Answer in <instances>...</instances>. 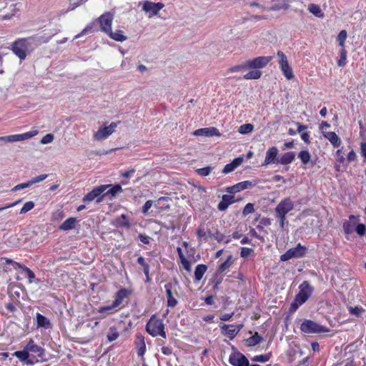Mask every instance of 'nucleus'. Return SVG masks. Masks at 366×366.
I'll return each instance as SVG.
<instances>
[{
  "label": "nucleus",
  "instance_id": "obj_1",
  "mask_svg": "<svg viewBox=\"0 0 366 366\" xmlns=\"http://www.w3.org/2000/svg\"><path fill=\"white\" fill-rule=\"evenodd\" d=\"M123 192L120 184H102L94 187L83 198L84 202H90L94 199L100 202L104 197H108L110 199Z\"/></svg>",
  "mask_w": 366,
  "mask_h": 366
},
{
  "label": "nucleus",
  "instance_id": "obj_2",
  "mask_svg": "<svg viewBox=\"0 0 366 366\" xmlns=\"http://www.w3.org/2000/svg\"><path fill=\"white\" fill-rule=\"evenodd\" d=\"M146 330L149 334L155 336H161L164 338L166 337V333L164 332V326L162 320L157 318L155 316H152L147 324Z\"/></svg>",
  "mask_w": 366,
  "mask_h": 366
},
{
  "label": "nucleus",
  "instance_id": "obj_3",
  "mask_svg": "<svg viewBox=\"0 0 366 366\" xmlns=\"http://www.w3.org/2000/svg\"><path fill=\"white\" fill-rule=\"evenodd\" d=\"M10 49L20 60H24L28 49L27 39L21 38L16 40L11 44Z\"/></svg>",
  "mask_w": 366,
  "mask_h": 366
},
{
  "label": "nucleus",
  "instance_id": "obj_4",
  "mask_svg": "<svg viewBox=\"0 0 366 366\" xmlns=\"http://www.w3.org/2000/svg\"><path fill=\"white\" fill-rule=\"evenodd\" d=\"M277 55L279 58L280 68L283 75L288 80L292 79L295 77V75L291 66L289 64L287 56L282 51H278Z\"/></svg>",
  "mask_w": 366,
  "mask_h": 366
},
{
  "label": "nucleus",
  "instance_id": "obj_5",
  "mask_svg": "<svg viewBox=\"0 0 366 366\" xmlns=\"http://www.w3.org/2000/svg\"><path fill=\"white\" fill-rule=\"evenodd\" d=\"M127 292L125 289H122L116 294L115 300L112 305L99 308L100 313H112L122 302L123 299L127 296Z\"/></svg>",
  "mask_w": 366,
  "mask_h": 366
},
{
  "label": "nucleus",
  "instance_id": "obj_6",
  "mask_svg": "<svg viewBox=\"0 0 366 366\" xmlns=\"http://www.w3.org/2000/svg\"><path fill=\"white\" fill-rule=\"evenodd\" d=\"M312 292V287L310 285L308 282H303L300 286V292L295 297V302L298 305L305 303Z\"/></svg>",
  "mask_w": 366,
  "mask_h": 366
},
{
  "label": "nucleus",
  "instance_id": "obj_7",
  "mask_svg": "<svg viewBox=\"0 0 366 366\" xmlns=\"http://www.w3.org/2000/svg\"><path fill=\"white\" fill-rule=\"evenodd\" d=\"M300 330L305 333H323L327 331L326 327L308 320L301 324Z\"/></svg>",
  "mask_w": 366,
  "mask_h": 366
},
{
  "label": "nucleus",
  "instance_id": "obj_8",
  "mask_svg": "<svg viewBox=\"0 0 366 366\" xmlns=\"http://www.w3.org/2000/svg\"><path fill=\"white\" fill-rule=\"evenodd\" d=\"M307 248L298 244L296 247L288 249L285 254L281 255L282 261H287L292 258H300L305 254Z\"/></svg>",
  "mask_w": 366,
  "mask_h": 366
},
{
  "label": "nucleus",
  "instance_id": "obj_9",
  "mask_svg": "<svg viewBox=\"0 0 366 366\" xmlns=\"http://www.w3.org/2000/svg\"><path fill=\"white\" fill-rule=\"evenodd\" d=\"M114 20V14L111 12H105L99 17V23L101 31L107 34L112 29Z\"/></svg>",
  "mask_w": 366,
  "mask_h": 366
},
{
  "label": "nucleus",
  "instance_id": "obj_10",
  "mask_svg": "<svg viewBox=\"0 0 366 366\" xmlns=\"http://www.w3.org/2000/svg\"><path fill=\"white\" fill-rule=\"evenodd\" d=\"M119 123H120V122H118V123L112 122L109 126L100 128L97 132L94 133V138L98 141H102L107 139L114 132V129Z\"/></svg>",
  "mask_w": 366,
  "mask_h": 366
},
{
  "label": "nucleus",
  "instance_id": "obj_11",
  "mask_svg": "<svg viewBox=\"0 0 366 366\" xmlns=\"http://www.w3.org/2000/svg\"><path fill=\"white\" fill-rule=\"evenodd\" d=\"M272 59V56H258L247 61L249 69H262L266 66Z\"/></svg>",
  "mask_w": 366,
  "mask_h": 366
},
{
  "label": "nucleus",
  "instance_id": "obj_12",
  "mask_svg": "<svg viewBox=\"0 0 366 366\" xmlns=\"http://www.w3.org/2000/svg\"><path fill=\"white\" fill-rule=\"evenodd\" d=\"M164 6V4L162 2L154 3L146 1L143 4L142 9L147 13H149L151 16H154L157 15Z\"/></svg>",
  "mask_w": 366,
  "mask_h": 366
},
{
  "label": "nucleus",
  "instance_id": "obj_13",
  "mask_svg": "<svg viewBox=\"0 0 366 366\" xmlns=\"http://www.w3.org/2000/svg\"><path fill=\"white\" fill-rule=\"evenodd\" d=\"M242 327L243 325L241 324L236 325L224 324L221 326V330L224 335L232 339L236 335H237Z\"/></svg>",
  "mask_w": 366,
  "mask_h": 366
},
{
  "label": "nucleus",
  "instance_id": "obj_14",
  "mask_svg": "<svg viewBox=\"0 0 366 366\" xmlns=\"http://www.w3.org/2000/svg\"><path fill=\"white\" fill-rule=\"evenodd\" d=\"M278 149L275 147L269 148L266 152L264 161L262 164L263 166H266L270 164H278L279 159L277 158Z\"/></svg>",
  "mask_w": 366,
  "mask_h": 366
},
{
  "label": "nucleus",
  "instance_id": "obj_15",
  "mask_svg": "<svg viewBox=\"0 0 366 366\" xmlns=\"http://www.w3.org/2000/svg\"><path fill=\"white\" fill-rule=\"evenodd\" d=\"M229 362L233 366H249L247 357L239 352L232 354L229 357Z\"/></svg>",
  "mask_w": 366,
  "mask_h": 366
},
{
  "label": "nucleus",
  "instance_id": "obj_16",
  "mask_svg": "<svg viewBox=\"0 0 366 366\" xmlns=\"http://www.w3.org/2000/svg\"><path fill=\"white\" fill-rule=\"evenodd\" d=\"M240 194L234 193H227L222 196V201L219 203L218 206H229L234 203L238 202L242 199Z\"/></svg>",
  "mask_w": 366,
  "mask_h": 366
},
{
  "label": "nucleus",
  "instance_id": "obj_17",
  "mask_svg": "<svg viewBox=\"0 0 366 366\" xmlns=\"http://www.w3.org/2000/svg\"><path fill=\"white\" fill-rule=\"evenodd\" d=\"M48 177V174H41L39 176H36L35 177H33L31 180L28 181L27 182L19 184L16 185L11 190L15 192L17 190L23 189L27 187H29L34 184L40 182L43 180H44Z\"/></svg>",
  "mask_w": 366,
  "mask_h": 366
},
{
  "label": "nucleus",
  "instance_id": "obj_18",
  "mask_svg": "<svg viewBox=\"0 0 366 366\" xmlns=\"http://www.w3.org/2000/svg\"><path fill=\"white\" fill-rule=\"evenodd\" d=\"M194 134L196 136L205 137H220L221 133L216 127L202 128L194 131Z\"/></svg>",
  "mask_w": 366,
  "mask_h": 366
},
{
  "label": "nucleus",
  "instance_id": "obj_19",
  "mask_svg": "<svg viewBox=\"0 0 366 366\" xmlns=\"http://www.w3.org/2000/svg\"><path fill=\"white\" fill-rule=\"evenodd\" d=\"M322 135L332 144L334 147H339L340 146L342 141L335 132L322 131Z\"/></svg>",
  "mask_w": 366,
  "mask_h": 366
},
{
  "label": "nucleus",
  "instance_id": "obj_20",
  "mask_svg": "<svg viewBox=\"0 0 366 366\" xmlns=\"http://www.w3.org/2000/svg\"><path fill=\"white\" fill-rule=\"evenodd\" d=\"M28 352H33L35 354H37V355L40 357H42L44 354V349L41 348L40 346L34 344V341L32 340H30L29 342L27 343L26 346L25 347Z\"/></svg>",
  "mask_w": 366,
  "mask_h": 366
},
{
  "label": "nucleus",
  "instance_id": "obj_21",
  "mask_svg": "<svg viewBox=\"0 0 366 366\" xmlns=\"http://www.w3.org/2000/svg\"><path fill=\"white\" fill-rule=\"evenodd\" d=\"M172 287V285L171 283H168L165 285L167 305L169 307H174L177 304V300L173 296Z\"/></svg>",
  "mask_w": 366,
  "mask_h": 366
},
{
  "label": "nucleus",
  "instance_id": "obj_22",
  "mask_svg": "<svg viewBox=\"0 0 366 366\" xmlns=\"http://www.w3.org/2000/svg\"><path fill=\"white\" fill-rule=\"evenodd\" d=\"M295 158V153L294 152H287L282 155L278 160V164L283 165L292 163Z\"/></svg>",
  "mask_w": 366,
  "mask_h": 366
},
{
  "label": "nucleus",
  "instance_id": "obj_23",
  "mask_svg": "<svg viewBox=\"0 0 366 366\" xmlns=\"http://www.w3.org/2000/svg\"><path fill=\"white\" fill-rule=\"evenodd\" d=\"M336 161L339 164H335V170L339 172L340 164L344 165L346 162V159L343 155V147L338 149L335 152Z\"/></svg>",
  "mask_w": 366,
  "mask_h": 366
},
{
  "label": "nucleus",
  "instance_id": "obj_24",
  "mask_svg": "<svg viewBox=\"0 0 366 366\" xmlns=\"http://www.w3.org/2000/svg\"><path fill=\"white\" fill-rule=\"evenodd\" d=\"M111 39L117 41L122 42L127 39V36L124 34V32L122 30H117L116 31H112L111 29L109 32L107 34Z\"/></svg>",
  "mask_w": 366,
  "mask_h": 366
},
{
  "label": "nucleus",
  "instance_id": "obj_25",
  "mask_svg": "<svg viewBox=\"0 0 366 366\" xmlns=\"http://www.w3.org/2000/svg\"><path fill=\"white\" fill-rule=\"evenodd\" d=\"M76 222V219L74 217H70L65 220L60 226L59 229L61 230L66 231L71 229L74 227L75 223Z\"/></svg>",
  "mask_w": 366,
  "mask_h": 366
},
{
  "label": "nucleus",
  "instance_id": "obj_26",
  "mask_svg": "<svg viewBox=\"0 0 366 366\" xmlns=\"http://www.w3.org/2000/svg\"><path fill=\"white\" fill-rule=\"evenodd\" d=\"M348 311L350 315L357 317H362L365 310L360 306H347Z\"/></svg>",
  "mask_w": 366,
  "mask_h": 366
},
{
  "label": "nucleus",
  "instance_id": "obj_27",
  "mask_svg": "<svg viewBox=\"0 0 366 366\" xmlns=\"http://www.w3.org/2000/svg\"><path fill=\"white\" fill-rule=\"evenodd\" d=\"M308 10L310 13H312L317 17H319V18L324 17V13L322 12L320 6L317 4H309Z\"/></svg>",
  "mask_w": 366,
  "mask_h": 366
},
{
  "label": "nucleus",
  "instance_id": "obj_28",
  "mask_svg": "<svg viewBox=\"0 0 366 366\" xmlns=\"http://www.w3.org/2000/svg\"><path fill=\"white\" fill-rule=\"evenodd\" d=\"M207 269V267L205 264H198L194 271V277L197 281H199Z\"/></svg>",
  "mask_w": 366,
  "mask_h": 366
},
{
  "label": "nucleus",
  "instance_id": "obj_29",
  "mask_svg": "<svg viewBox=\"0 0 366 366\" xmlns=\"http://www.w3.org/2000/svg\"><path fill=\"white\" fill-rule=\"evenodd\" d=\"M292 207L287 209V207H276L277 217L280 219V225L284 227V220L285 214L291 210Z\"/></svg>",
  "mask_w": 366,
  "mask_h": 366
},
{
  "label": "nucleus",
  "instance_id": "obj_30",
  "mask_svg": "<svg viewBox=\"0 0 366 366\" xmlns=\"http://www.w3.org/2000/svg\"><path fill=\"white\" fill-rule=\"evenodd\" d=\"M347 38V31L345 29L341 30L336 38V41L338 43V45L341 48H345V41H346Z\"/></svg>",
  "mask_w": 366,
  "mask_h": 366
},
{
  "label": "nucleus",
  "instance_id": "obj_31",
  "mask_svg": "<svg viewBox=\"0 0 366 366\" xmlns=\"http://www.w3.org/2000/svg\"><path fill=\"white\" fill-rule=\"evenodd\" d=\"M298 157L300 159L302 165L305 167L311 159V154L307 150H302L298 154Z\"/></svg>",
  "mask_w": 366,
  "mask_h": 366
},
{
  "label": "nucleus",
  "instance_id": "obj_32",
  "mask_svg": "<svg viewBox=\"0 0 366 366\" xmlns=\"http://www.w3.org/2000/svg\"><path fill=\"white\" fill-rule=\"evenodd\" d=\"M347 51L345 48H341L340 51V58L337 61V64L340 67H343L347 64Z\"/></svg>",
  "mask_w": 366,
  "mask_h": 366
},
{
  "label": "nucleus",
  "instance_id": "obj_33",
  "mask_svg": "<svg viewBox=\"0 0 366 366\" xmlns=\"http://www.w3.org/2000/svg\"><path fill=\"white\" fill-rule=\"evenodd\" d=\"M137 340H139L137 345V354L139 356H142L146 351V345L144 343V337L142 335H137Z\"/></svg>",
  "mask_w": 366,
  "mask_h": 366
},
{
  "label": "nucleus",
  "instance_id": "obj_34",
  "mask_svg": "<svg viewBox=\"0 0 366 366\" xmlns=\"http://www.w3.org/2000/svg\"><path fill=\"white\" fill-rule=\"evenodd\" d=\"M37 134H38V131L37 130H32V131H29V132H26V133L18 134H16V137H17L18 142H20V141H24V140L30 139L31 137H34Z\"/></svg>",
  "mask_w": 366,
  "mask_h": 366
},
{
  "label": "nucleus",
  "instance_id": "obj_35",
  "mask_svg": "<svg viewBox=\"0 0 366 366\" xmlns=\"http://www.w3.org/2000/svg\"><path fill=\"white\" fill-rule=\"evenodd\" d=\"M262 72L259 70H252L244 75V79H258L261 77Z\"/></svg>",
  "mask_w": 366,
  "mask_h": 366
},
{
  "label": "nucleus",
  "instance_id": "obj_36",
  "mask_svg": "<svg viewBox=\"0 0 366 366\" xmlns=\"http://www.w3.org/2000/svg\"><path fill=\"white\" fill-rule=\"evenodd\" d=\"M253 129H254L253 124L247 123V124H244L241 125L238 129V132L240 134H247L251 133L253 131Z\"/></svg>",
  "mask_w": 366,
  "mask_h": 366
},
{
  "label": "nucleus",
  "instance_id": "obj_37",
  "mask_svg": "<svg viewBox=\"0 0 366 366\" xmlns=\"http://www.w3.org/2000/svg\"><path fill=\"white\" fill-rule=\"evenodd\" d=\"M244 190L242 185L240 182L232 186L229 187L226 189L227 193H234L236 194H239V192Z\"/></svg>",
  "mask_w": 366,
  "mask_h": 366
},
{
  "label": "nucleus",
  "instance_id": "obj_38",
  "mask_svg": "<svg viewBox=\"0 0 366 366\" xmlns=\"http://www.w3.org/2000/svg\"><path fill=\"white\" fill-rule=\"evenodd\" d=\"M16 264L23 269V271L25 272V274L27 275L29 278V282L31 283L33 282V280L35 278L34 273L28 267L23 266L19 263H16Z\"/></svg>",
  "mask_w": 366,
  "mask_h": 366
},
{
  "label": "nucleus",
  "instance_id": "obj_39",
  "mask_svg": "<svg viewBox=\"0 0 366 366\" xmlns=\"http://www.w3.org/2000/svg\"><path fill=\"white\" fill-rule=\"evenodd\" d=\"M119 332L114 327L109 328L108 334L107 335V339L109 342L114 341L119 337Z\"/></svg>",
  "mask_w": 366,
  "mask_h": 366
},
{
  "label": "nucleus",
  "instance_id": "obj_40",
  "mask_svg": "<svg viewBox=\"0 0 366 366\" xmlns=\"http://www.w3.org/2000/svg\"><path fill=\"white\" fill-rule=\"evenodd\" d=\"M115 224L119 226L129 227V223L127 219V217L124 214H122L120 217L115 219Z\"/></svg>",
  "mask_w": 366,
  "mask_h": 366
},
{
  "label": "nucleus",
  "instance_id": "obj_41",
  "mask_svg": "<svg viewBox=\"0 0 366 366\" xmlns=\"http://www.w3.org/2000/svg\"><path fill=\"white\" fill-rule=\"evenodd\" d=\"M14 355L21 361H25L29 357V352L26 347L21 351H16L14 352Z\"/></svg>",
  "mask_w": 366,
  "mask_h": 366
},
{
  "label": "nucleus",
  "instance_id": "obj_42",
  "mask_svg": "<svg viewBox=\"0 0 366 366\" xmlns=\"http://www.w3.org/2000/svg\"><path fill=\"white\" fill-rule=\"evenodd\" d=\"M232 256H229L228 258L227 259V260H225L224 262H222L219 267V269H218V271L219 272H224L227 269H228L231 264H232Z\"/></svg>",
  "mask_w": 366,
  "mask_h": 366
},
{
  "label": "nucleus",
  "instance_id": "obj_43",
  "mask_svg": "<svg viewBox=\"0 0 366 366\" xmlns=\"http://www.w3.org/2000/svg\"><path fill=\"white\" fill-rule=\"evenodd\" d=\"M262 337L256 332L252 337H249L247 341L249 345H256L262 341Z\"/></svg>",
  "mask_w": 366,
  "mask_h": 366
},
{
  "label": "nucleus",
  "instance_id": "obj_44",
  "mask_svg": "<svg viewBox=\"0 0 366 366\" xmlns=\"http://www.w3.org/2000/svg\"><path fill=\"white\" fill-rule=\"evenodd\" d=\"M36 320L39 326L45 327L49 325V321L44 316L40 314H37Z\"/></svg>",
  "mask_w": 366,
  "mask_h": 366
},
{
  "label": "nucleus",
  "instance_id": "obj_45",
  "mask_svg": "<svg viewBox=\"0 0 366 366\" xmlns=\"http://www.w3.org/2000/svg\"><path fill=\"white\" fill-rule=\"evenodd\" d=\"M269 358H270L269 354L261 355L254 356L253 358H252V361L265 362L268 361L269 360Z\"/></svg>",
  "mask_w": 366,
  "mask_h": 366
},
{
  "label": "nucleus",
  "instance_id": "obj_46",
  "mask_svg": "<svg viewBox=\"0 0 366 366\" xmlns=\"http://www.w3.org/2000/svg\"><path fill=\"white\" fill-rule=\"evenodd\" d=\"M247 68H248V66H247V62L244 64H239V65L232 66L228 69L227 71L228 72H237V71H239L242 70H245Z\"/></svg>",
  "mask_w": 366,
  "mask_h": 366
},
{
  "label": "nucleus",
  "instance_id": "obj_47",
  "mask_svg": "<svg viewBox=\"0 0 366 366\" xmlns=\"http://www.w3.org/2000/svg\"><path fill=\"white\" fill-rule=\"evenodd\" d=\"M357 159V156L356 152L352 149L350 152L347 155L346 162L347 163H350L352 162H355Z\"/></svg>",
  "mask_w": 366,
  "mask_h": 366
},
{
  "label": "nucleus",
  "instance_id": "obj_48",
  "mask_svg": "<svg viewBox=\"0 0 366 366\" xmlns=\"http://www.w3.org/2000/svg\"><path fill=\"white\" fill-rule=\"evenodd\" d=\"M211 171H212L211 167H206L198 169L197 170V172L198 173V174L205 177V176L209 175L210 174Z\"/></svg>",
  "mask_w": 366,
  "mask_h": 366
},
{
  "label": "nucleus",
  "instance_id": "obj_49",
  "mask_svg": "<svg viewBox=\"0 0 366 366\" xmlns=\"http://www.w3.org/2000/svg\"><path fill=\"white\" fill-rule=\"evenodd\" d=\"M137 262L141 264L144 267V274L148 276L149 275V266L144 262V259L142 257H139L137 259Z\"/></svg>",
  "mask_w": 366,
  "mask_h": 366
},
{
  "label": "nucleus",
  "instance_id": "obj_50",
  "mask_svg": "<svg viewBox=\"0 0 366 366\" xmlns=\"http://www.w3.org/2000/svg\"><path fill=\"white\" fill-rule=\"evenodd\" d=\"M5 141L8 142H18L16 134H12L5 137H0V141Z\"/></svg>",
  "mask_w": 366,
  "mask_h": 366
},
{
  "label": "nucleus",
  "instance_id": "obj_51",
  "mask_svg": "<svg viewBox=\"0 0 366 366\" xmlns=\"http://www.w3.org/2000/svg\"><path fill=\"white\" fill-rule=\"evenodd\" d=\"M54 138V137L52 134H47L41 139V143L43 144L51 143L53 142Z\"/></svg>",
  "mask_w": 366,
  "mask_h": 366
},
{
  "label": "nucleus",
  "instance_id": "obj_52",
  "mask_svg": "<svg viewBox=\"0 0 366 366\" xmlns=\"http://www.w3.org/2000/svg\"><path fill=\"white\" fill-rule=\"evenodd\" d=\"M244 189L251 188L257 184V182L254 181H243L240 182Z\"/></svg>",
  "mask_w": 366,
  "mask_h": 366
},
{
  "label": "nucleus",
  "instance_id": "obj_53",
  "mask_svg": "<svg viewBox=\"0 0 366 366\" xmlns=\"http://www.w3.org/2000/svg\"><path fill=\"white\" fill-rule=\"evenodd\" d=\"M356 232L360 236H363L366 232V227L363 224H359L356 227Z\"/></svg>",
  "mask_w": 366,
  "mask_h": 366
},
{
  "label": "nucleus",
  "instance_id": "obj_54",
  "mask_svg": "<svg viewBox=\"0 0 366 366\" xmlns=\"http://www.w3.org/2000/svg\"><path fill=\"white\" fill-rule=\"evenodd\" d=\"M92 26L88 25L81 31V32L80 34H77L75 36V38L76 39L79 38L80 36L86 35L88 33L92 32Z\"/></svg>",
  "mask_w": 366,
  "mask_h": 366
},
{
  "label": "nucleus",
  "instance_id": "obj_55",
  "mask_svg": "<svg viewBox=\"0 0 366 366\" xmlns=\"http://www.w3.org/2000/svg\"><path fill=\"white\" fill-rule=\"evenodd\" d=\"M252 252V249L248 247H242L241 249V257L243 258L247 257Z\"/></svg>",
  "mask_w": 366,
  "mask_h": 366
},
{
  "label": "nucleus",
  "instance_id": "obj_56",
  "mask_svg": "<svg viewBox=\"0 0 366 366\" xmlns=\"http://www.w3.org/2000/svg\"><path fill=\"white\" fill-rule=\"evenodd\" d=\"M360 154L364 159V162H366V142L360 144Z\"/></svg>",
  "mask_w": 366,
  "mask_h": 366
},
{
  "label": "nucleus",
  "instance_id": "obj_57",
  "mask_svg": "<svg viewBox=\"0 0 366 366\" xmlns=\"http://www.w3.org/2000/svg\"><path fill=\"white\" fill-rule=\"evenodd\" d=\"M243 162V158L239 157H237L233 159V161L231 162V164L233 165L234 169H236L237 167H239L242 163Z\"/></svg>",
  "mask_w": 366,
  "mask_h": 366
},
{
  "label": "nucleus",
  "instance_id": "obj_58",
  "mask_svg": "<svg viewBox=\"0 0 366 366\" xmlns=\"http://www.w3.org/2000/svg\"><path fill=\"white\" fill-rule=\"evenodd\" d=\"M234 169H234V167H233V165H232L231 163H229V164H226V165L224 166V169H223V170H222V172H223L224 174H228V173H229V172H231L234 171Z\"/></svg>",
  "mask_w": 366,
  "mask_h": 366
},
{
  "label": "nucleus",
  "instance_id": "obj_59",
  "mask_svg": "<svg viewBox=\"0 0 366 366\" xmlns=\"http://www.w3.org/2000/svg\"><path fill=\"white\" fill-rule=\"evenodd\" d=\"M181 263L182 264L184 268L188 271V272H190L192 268H191V264L189 263V262L185 258L183 260L181 261Z\"/></svg>",
  "mask_w": 366,
  "mask_h": 366
},
{
  "label": "nucleus",
  "instance_id": "obj_60",
  "mask_svg": "<svg viewBox=\"0 0 366 366\" xmlns=\"http://www.w3.org/2000/svg\"><path fill=\"white\" fill-rule=\"evenodd\" d=\"M135 172L134 169H131L127 171L121 173V176L125 178L129 177L132 174Z\"/></svg>",
  "mask_w": 366,
  "mask_h": 366
},
{
  "label": "nucleus",
  "instance_id": "obj_61",
  "mask_svg": "<svg viewBox=\"0 0 366 366\" xmlns=\"http://www.w3.org/2000/svg\"><path fill=\"white\" fill-rule=\"evenodd\" d=\"M233 315H234V312H232L230 314L225 313V314L221 315L219 318L222 321H228V320H229L232 318V317Z\"/></svg>",
  "mask_w": 366,
  "mask_h": 366
},
{
  "label": "nucleus",
  "instance_id": "obj_62",
  "mask_svg": "<svg viewBox=\"0 0 366 366\" xmlns=\"http://www.w3.org/2000/svg\"><path fill=\"white\" fill-rule=\"evenodd\" d=\"M197 234L199 238L207 236V232L204 231V229L202 228V227L197 229Z\"/></svg>",
  "mask_w": 366,
  "mask_h": 366
},
{
  "label": "nucleus",
  "instance_id": "obj_63",
  "mask_svg": "<svg viewBox=\"0 0 366 366\" xmlns=\"http://www.w3.org/2000/svg\"><path fill=\"white\" fill-rule=\"evenodd\" d=\"M139 238L140 241L144 244L149 243V237L146 235L139 234Z\"/></svg>",
  "mask_w": 366,
  "mask_h": 366
},
{
  "label": "nucleus",
  "instance_id": "obj_64",
  "mask_svg": "<svg viewBox=\"0 0 366 366\" xmlns=\"http://www.w3.org/2000/svg\"><path fill=\"white\" fill-rule=\"evenodd\" d=\"M301 139L305 142V143H310V135L307 132H303L301 134Z\"/></svg>",
  "mask_w": 366,
  "mask_h": 366
}]
</instances>
